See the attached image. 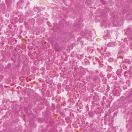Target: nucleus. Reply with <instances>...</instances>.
Returning <instances> with one entry per match:
<instances>
[{"mask_svg": "<svg viewBox=\"0 0 132 132\" xmlns=\"http://www.w3.org/2000/svg\"><path fill=\"white\" fill-rule=\"evenodd\" d=\"M80 34L82 36H84L85 35V33H84V34H82V33H81Z\"/></svg>", "mask_w": 132, "mask_h": 132, "instance_id": "nucleus-13", "label": "nucleus"}, {"mask_svg": "<svg viewBox=\"0 0 132 132\" xmlns=\"http://www.w3.org/2000/svg\"><path fill=\"white\" fill-rule=\"evenodd\" d=\"M52 107L53 110L55 109V105L54 104H53L52 105Z\"/></svg>", "mask_w": 132, "mask_h": 132, "instance_id": "nucleus-11", "label": "nucleus"}, {"mask_svg": "<svg viewBox=\"0 0 132 132\" xmlns=\"http://www.w3.org/2000/svg\"><path fill=\"white\" fill-rule=\"evenodd\" d=\"M81 38L80 37H79V38H78L77 40L78 41H79L80 40H81Z\"/></svg>", "mask_w": 132, "mask_h": 132, "instance_id": "nucleus-15", "label": "nucleus"}, {"mask_svg": "<svg viewBox=\"0 0 132 132\" xmlns=\"http://www.w3.org/2000/svg\"><path fill=\"white\" fill-rule=\"evenodd\" d=\"M127 17L128 18L129 17H131V18H129V19L131 20L132 19V15L131 14H129L127 16Z\"/></svg>", "mask_w": 132, "mask_h": 132, "instance_id": "nucleus-9", "label": "nucleus"}, {"mask_svg": "<svg viewBox=\"0 0 132 132\" xmlns=\"http://www.w3.org/2000/svg\"><path fill=\"white\" fill-rule=\"evenodd\" d=\"M51 121H50V125H51Z\"/></svg>", "mask_w": 132, "mask_h": 132, "instance_id": "nucleus-19", "label": "nucleus"}, {"mask_svg": "<svg viewBox=\"0 0 132 132\" xmlns=\"http://www.w3.org/2000/svg\"><path fill=\"white\" fill-rule=\"evenodd\" d=\"M92 102H94L92 101Z\"/></svg>", "mask_w": 132, "mask_h": 132, "instance_id": "nucleus-21", "label": "nucleus"}, {"mask_svg": "<svg viewBox=\"0 0 132 132\" xmlns=\"http://www.w3.org/2000/svg\"><path fill=\"white\" fill-rule=\"evenodd\" d=\"M106 47H101L102 50L104 51H105L106 50Z\"/></svg>", "mask_w": 132, "mask_h": 132, "instance_id": "nucleus-10", "label": "nucleus"}, {"mask_svg": "<svg viewBox=\"0 0 132 132\" xmlns=\"http://www.w3.org/2000/svg\"><path fill=\"white\" fill-rule=\"evenodd\" d=\"M126 11L125 10H124L123 9H122L121 10V11L123 12H125Z\"/></svg>", "mask_w": 132, "mask_h": 132, "instance_id": "nucleus-14", "label": "nucleus"}, {"mask_svg": "<svg viewBox=\"0 0 132 132\" xmlns=\"http://www.w3.org/2000/svg\"><path fill=\"white\" fill-rule=\"evenodd\" d=\"M19 3H20V2H18V5H19Z\"/></svg>", "mask_w": 132, "mask_h": 132, "instance_id": "nucleus-18", "label": "nucleus"}, {"mask_svg": "<svg viewBox=\"0 0 132 132\" xmlns=\"http://www.w3.org/2000/svg\"><path fill=\"white\" fill-rule=\"evenodd\" d=\"M54 122H53V124H54Z\"/></svg>", "mask_w": 132, "mask_h": 132, "instance_id": "nucleus-20", "label": "nucleus"}, {"mask_svg": "<svg viewBox=\"0 0 132 132\" xmlns=\"http://www.w3.org/2000/svg\"><path fill=\"white\" fill-rule=\"evenodd\" d=\"M112 22L114 26H117L118 25V23L117 21L114 20Z\"/></svg>", "mask_w": 132, "mask_h": 132, "instance_id": "nucleus-5", "label": "nucleus"}, {"mask_svg": "<svg viewBox=\"0 0 132 132\" xmlns=\"http://www.w3.org/2000/svg\"><path fill=\"white\" fill-rule=\"evenodd\" d=\"M88 114L90 117H92L93 116V114L91 112L89 111Z\"/></svg>", "mask_w": 132, "mask_h": 132, "instance_id": "nucleus-8", "label": "nucleus"}, {"mask_svg": "<svg viewBox=\"0 0 132 132\" xmlns=\"http://www.w3.org/2000/svg\"><path fill=\"white\" fill-rule=\"evenodd\" d=\"M94 50L92 48H91L90 47H88L87 48V52L89 53H92Z\"/></svg>", "mask_w": 132, "mask_h": 132, "instance_id": "nucleus-4", "label": "nucleus"}, {"mask_svg": "<svg viewBox=\"0 0 132 132\" xmlns=\"http://www.w3.org/2000/svg\"><path fill=\"white\" fill-rule=\"evenodd\" d=\"M116 45L115 42H111L108 44V46L109 47H114Z\"/></svg>", "mask_w": 132, "mask_h": 132, "instance_id": "nucleus-3", "label": "nucleus"}, {"mask_svg": "<svg viewBox=\"0 0 132 132\" xmlns=\"http://www.w3.org/2000/svg\"><path fill=\"white\" fill-rule=\"evenodd\" d=\"M114 91H116V93H117V92H119V90H118L117 89H114Z\"/></svg>", "mask_w": 132, "mask_h": 132, "instance_id": "nucleus-12", "label": "nucleus"}, {"mask_svg": "<svg viewBox=\"0 0 132 132\" xmlns=\"http://www.w3.org/2000/svg\"><path fill=\"white\" fill-rule=\"evenodd\" d=\"M93 100L95 102H97L98 101V97L96 96L93 97Z\"/></svg>", "mask_w": 132, "mask_h": 132, "instance_id": "nucleus-7", "label": "nucleus"}, {"mask_svg": "<svg viewBox=\"0 0 132 132\" xmlns=\"http://www.w3.org/2000/svg\"><path fill=\"white\" fill-rule=\"evenodd\" d=\"M126 33L128 36L129 39L132 40V28L130 26H128L126 30Z\"/></svg>", "mask_w": 132, "mask_h": 132, "instance_id": "nucleus-1", "label": "nucleus"}, {"mask_svg": "<svg viewBox=\"0 0 132 132\" xmlns=\"http://www.w3.org/2000/svg\"><path fill=\"white\" fill-rule=\"evenodd\" d=\"M88 58H89V59H91V58H92V56H89L88 57Z\"/></svg>", "mask_w": 132, "mask_h": 132, "instance_id": "nucleus-17", "label": "nucleus"}, {"mask_svg": "<svg viewBox=\"0 0 132 132\" xmlns=\"http://www.w3.org/2000/svg\"><path fill=\"white\" fill-rule=\"evenodd\" d=\"M110 35H109V33L108 32H107L106 34H105L103 36V38L105 39H106L107 38H110Z\"/></svg>", "mask_w": 132, "mask_h": 132, "instance_id": "nucleus-2", "label": "nucleus"}, {"mask_svg": "<svg viewBox=\"0 0 132 132\" xmlns=\"http://www.w3.org/2000/svg\"><path fill=\"white\" fill-rule=\"evenodd\" d=\"M131 48H132V43H131L130 45Z\"/></svg>", "mask_w": 132, "mask_h": 132, "instance_id": "nucleus-16", "label": "nucleus"}, {"mask_svg": "<svg viewBox=\"0 0 132 132\" xmlns=\"http://www.w3.org/2000/svg\"><path fill=\"white\" fill-rule=\"evenodd\" d=\"M116 14V13L115 12H114L113 13H112L111 15L112 16V17L114 19H116L118 18L117 16L115 15Z\"/></svg>", "mask_w": 132, "mask_h": 132, "instance_id": "nucleus-6", "label": "nucleus"}]
</instances>
